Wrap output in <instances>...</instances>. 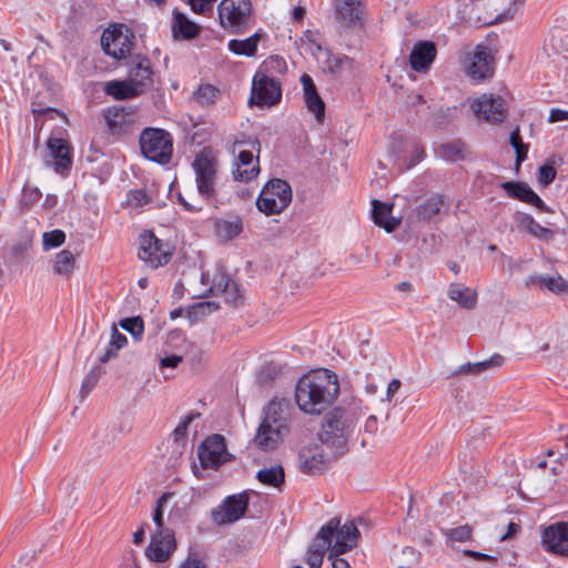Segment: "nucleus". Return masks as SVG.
Returning a JSON list of instances; mask_svg holds the SVG:
<instances>
[{
  "label": "nucleus",
  "mask_w": 568,
  "mask_h": 568,
  "mask_svg": "<svg viewBox=\"0 0 568 568\" xmlns=\"http://www.w3.org/2000/svg\"><path fill=\"white\" fill-rule=\"evenodd\" d=\"M341 517L335 516L323 525L313 539L328 550V559L355 548L361 539V532L353 520L341 524Z\"/></svg>",
  "instance_id": "nucleus-1"
},
{
  "label": "nucleus",
  "mask_w": 568,
  "mask_h": 568,
  "mask_svg": "<svg viewBox=\"0 0 568 568\" xmlns=\"http://www.w3.org/2000/svg\"><path fill=\"white\" fill-rule=\"evenodd\" d=\"M290 402L274 397L265 412L256 435L254 444L264 452H271L277 448L284 430H287L286 419Z\"/></svg>",
  "instance_id": "nucleus-2"
},
{
  "label": "nucleus",
  "mask_w": 568,
  "mask_h": 568,
  "mask_svg": "<svg viewBox=\"0 0 568 568\" xmlns=\"http://www.w3.org/2000/svg\"><path fill=\"white\" fill-rule=\"evenodd\" d=\"M344 410L335 407L324 417L322 428L317 436L320 442L332 449V457L336 460L347 450V430L343 420Z\"/></svg>",
  "instance_id": "nucleus-3"
},
{
  "label": "nucleus",
  "mask_w": 568,
  "mask_h": 568,
  "mask_svg": "<svg viewBox=\"0 0 568 568\" xmlns=\"http://www.w3.org/2000/svg\"><path fill=\"white\" fill-rule=\"evenodd\" d=\"M141 153L159 164H168L173 154V139L169 132L158 128H146L140 135Z\"/></svg>",
  "instance_id": "nucleus-4"
},
{
  "label": "nucleus",
  "mask_w": 568,
  "mask_h": 568,
  "mask_svg": "<svg viewBox=\"0 0 568 568\" xmlns=\"http://www.w3.org/2000/svg\"><path fill=\"white\" fill-rule=\"evenodd\" d=\"M292 201L291 185L282 179L270 180L256 199L260 212L266 215L280 214Z\"/></svg>",
  "instance_id": "nucleus-5"
},
{
  "label": "nucleus",
  "mask_w": 568,
  "mask_h": 568,
  "mask_svg": "<svg viewBox=\"0 0 568 568\" xmlns=\"http://www.w3.org/2000/svg\"><path fill=\"white\" fill-rule=\"evenodd\" d=\"M221 27L232 34L243 33L252 17L251 0H222L217 7Z\"/></svg>",
  "instance_id": "nucleus-6"
},
{
  "label": "nucleus",
  "mask_w": 568,
  "mask_h": 568,
  "mask_svg": "<svg viewBox=\"0 0 568 568\" xmlns=\"http://www.w3.org/2000/svg\"><path fill=\"white\" fill-rule=\"evenodd\" d=\"M199 195L207 203L216 195V161L205 151L200 152L192 163Z\"/></svg>",
  "instance_id": "nucleus-7"
},
{
  "label": "nucleus",
  "mask_w": 568,
  "mask_h": 568,
  "mask_svg": "<svg viewBox=\"0 0 568 568\" xmlns=\"http://www.w3.org/2000/svg\"><path fill=\"white\" fill-rule=\"evenodd\" d=\"M498 0H470L468 21L476 27L490 26L506 21L516 12V8H509L506 12H498Z\"/></svg>",
  "instance_id": "nucleus-8"
},
{
  "label": "nucleus",
  "mask_w": 568,
  "mask_h": 568,
  "mask_svg": "<svg viewBox=\"0 0 568 568\" xmlns=\"http://www.w3.org/2000/svg\"><path fill=\"white\" fill-rule=\"evenodd\" d=\"M197 456L204 469H217L221 465L232 459V455L226 448L225 438L220 434L209 436L200 445Z\"/></svg>",
  "instance_id": "nucleus-9"
},
{
  "label": "nucleus",
  "mask_w": 568,
  "mask_h": 568,
  "mask_svg": "<svg viewBox=\"0 0 568 568\" xmlns=\"http://www.w3.org/2000/svg\"><path fill=\"white\" fill-rule=\"evenodd\" d=\"M132 33L123 24H113L105 29L101 37V45L105 54L114 59H123L130 54Z\"/></svg>",
  "instance_id": "nucleus-10"
},
{
  "label": "nucleus",
  "mask_w": 568,
  "mask_h": 568,
  "mask_svg": "<svg viewBox=\"0 0 568 568\" xmlns=\"http://www.w3.org/2000/svg\"><path fill=\"white\" fill-rule=\"evenodd\" d=\"M247 507L246 493L227 496L221 505L212 509V520L219 526L233 524L245 515Z\"/></svg>",
  "instance_id": "nucleus-11"
},
{
  "label": "nucleus",
  "mask_w": 568,
  "mask_h": 568,
  "mask_svg": "<svg viewBox=\"0 0 568 568\" xmlns=\"http://www.w3.org/2000/svg\"><path fill=\"white\" fill-rule=\"evenodd\" d=\"M282 90L278 80L263 73H256L253 78L251 103L260 106H272L280 102Z\"/></svg>",
  "instance_id": "nucleus-12"
},
{
  "label": "nucleus",
  "mask_w": 568,
  "mask_h": 568,
  "mask_svg": "<svg viewBox=\"0 0 568 568\" xmlns=\"http://www.w3.org/2000/svg\"><path fill=\"white\" fill-rule=\"evenodd\" d=\"M470 108L478 119L488 123H501L507 115V108L504 99L491 93H485L480 98L474 100Z\"/></svg>",
  "instance_id": "nucleus-13"
},
{
  "label": "nucleus",
  "mask_w": 568,
  "mask_h": 568,
  "mask_svg": "<svg viewBox=\"0 0 568 568\" xmlns=\"http://www.w3.org/2000/svg\"><path fill=\"white\" fill-rule=\"evenodd\" d=\"M139 257L152 268L166 264L171 257L169 250L151 231L140 235Z\"/></svg>",
  "instance_id": "nucleus-14"
},
{
  "label": "nucleus",
  "mask_w": 568,
  "mask_h": 568,
  "mask_svg": "<svg viewBox=\"0 0 568 568\" xmlns=\"http://www.w3.org/2000/svg\"><path fill=\"white\" fill-rule=\"evenodd\" d=\"M339 390V383L336 373L328 368L317 367L310 369L302 375L296 384L295 390Z\"/></svg>",
  "instance_id": "nucleus-15"
},
{
  "label": "nucleus",
  "mask_w": 568,
  "mask_h": 568,
  "mask_svg": "<svg viewBox=\"0 0 568 568\" xmlns=\"http://www.w3.org/2000/svg\"><path fill=\"white\" fill-rule=\"evenodd\" d=\"M331 460H334L332 454L325 455L323 447L318 444L303 446L298 452V468L305 475L324 473Z\"/></svg>",
  "instance_id": "nucleus-16"
},
{
  "label": "nucleus",
  "mask_w": 568,
  "mask_h": 568,
  "mask_svg": "<svg viewBox=\"0 0 568 568\" xmlns=\"http://www.w3.org/2000/svg\"><path fill=\"white\" fill-rule=\"evenodd\" d=\"M106 129L112 135H124L131 132L135 123V109L110 106L103 111Z\"/></svg>",
  "instance_id": "nucleus-17"
},
{
  "label": "nucleus",
  "mask_w": 568,
  "mask_h": 568,
  "mask_svg": "<svg viewBox=\"0 0 568 568\" xmlns=\"http://www.w3.org/2000/svg\"><path fill=\"white\" fill-rule=\"evenodd\" d=\"M541 544L546 551L568 557V521L547 526L541 532Z\"/></svg>",
  "instance_id": "nucleus-18"
},
{
  "label": "nucleus",
  "mask_w": 568,
  "mask_h": 568,
  "mask_svg": "<svg viewBox=\"0 0 568 568\" xmlns=\"http://www.w3.org/2000/svg\"><path fill=\"white\" fill-rule=\"evenodd\" d=\"M175 548V537L171 529L154 531L145 549V555L151 561L164 562Z\"/></svg>",
  "instance_id": "nucleus-19"
},
{
  "label": "nucleus",
  "mask_w": 568,
  "mask_h": 568,
  "mask_svg": "<svg viewBox=\"0 0 568 568\" xmlns=\"http://www.w3.org/2000/svg\"><path fill=\"white\" fill-rule=\"evenodd\" d=\"M495 72V58L487 45L479 44L467 65V74L474 81H481L493 77Z\"/></svg>",
  "instance_id": "nucleus-20"
},
{
  "label": "nucleus",
  "mask_w": 568,
  "mask_h": 568,
  "mask_svg": "<svg viewBox=\"0 0 568 568\" xmlns=\"http://www.w3.org/2000/svg\"><path fill=\"white\" fill-rule=\"evenodd\" d=\"M292 395L302 412L318 415L336 400L338 393H292Z\"/></svg>",
  "instance_id": "nucleus-21"
},
{
  "label": "nucleus",
  "mask_w": 568,
  "mask_h": 568,
  "mask_svg": "<svg viewBox=\"0 0 568 568\" xmlns=\"http://www.w3.org/2000/svg\"><path fill=\"white\" fill-rule=\"evenodd\" d=\"M501 189L508 194V196L532 205L540 212H551L549 206L541 200V197L525 182L521 181H508L501 183Z\"/></svg>",
  "instance_id": "nucleus-22"
},
{
  "label": "nucleus",
  "mask_w": 568,
  "mask_h": 568,
  "mask_svg": "<svg viewBox=\"0 0 568 568\" xmlns=\"http://www.w3.org/2000/svg\"><path fill=\"white\" fill-rule=\"evenodd\" d=\"M211 292L223 296L225 303L232 306H239L242 303V294L237 283L223 272H217L213 276Z\"/></svg>",
  "instance_id": "nucleus-23"
},
{
  "label": "nucleus",
  "mask_w": 568,
  "mask_h": 568,
  "mask_svg": "<svg viewBox=\"0 0 568 568\" xmlns=\"http://www.w3.org/2000/svg\"><path fill=\"white\" fill-rule=\"evenodd\" d=\"M232 171L234 180L248 183L260 173L258 156L254 159L252 151H240Z\"/></svg>",
  "instance_id": "nucleus-24"
},
{
  "label": "nucleus",
  "mask_w": 568,
  "mask_h": 568,
  "mask_svg": "<svg viewBox=\"0 0 568 568\" xmlns=\"http://www.w3.org/2000/svg\"><path fill=\"white\" fill-rule=\"evenodd\" d=\"M437 54L436 45L430 41L417 42L409 54L410 68L416 72H426Z\"/></svg>",
  "instance_id": "nucleus-25"
},
{
  "label": "nucleus",
  "mask_w": 568,
  "mask_h": 568,
  "mask_svg": "<svg viewBox=\"0 0 568 568\" xmlns=\"http://www.w3.org/2000/svg\"><path fill=\"white\" fill-rule=\"evenodd\" d=\"M47 146L53 158L54 171L59 174L68 172L72 164L70 149L65 140L60 138H50Z\"/></svg>",
  "instance_id": "nucleus-26"
},
{
  "label": "nucleus",
  "mask_w": 568,
  "mask_h": 568,
  "mask_svg": "<svg viewBox=\"0 0 568 568\" xmlns=\"http://www.w3.org/2000/svg\"><path fill=\"white\" fill-rule=\"evenodd\" d=\"M505 363V357L500 354H494L487 359L476 362V363H467L460 365L455 372L454 375H480L486 372L495 371L500 368Z\"/></svg>",
  "instance_id": "nucleus-27"
},
{
  "label": "nucleus",
  "mask_w": 568,
  "mask_h": 568,
  "mask_svg": "<svg viewBox=\"0 0 568 568\" xmlns=\"http://www.w3.org/2000/svg\"><path fill=\"white\" fill-rule=\"evenodd\" d=\"M394 204H387L378 200L372 201V219L374 223L383 227L386 232H393L398 225L399 220L390 215Z\"/></svg>",
  "instance_id": "nucleus-28"
},
{
  "label": "nucleus",
  "mask_w": 568,
  "mask_h": 568,
  "mask_svg": "<svg viewBox=\"0 0 568 568\" xmlns=\"http://www.w3.org/2000/svg\"><path fill=\"white\" fill-rule=\"evenodd\" d=\"M104 92L115 100L134 99L143 93L140 87L134 84L131 80L109 81L104 85Z\"/></svg>",
  "instance_id": "nucleus-29"
},
{
  "label": "nucleus",
  "mask_w": 568,
  "mask_h": 568,
  "mask_svg": "<svg viewBox=\"0 0 568 568\" xmlns=\"http://www.w3.org/2000/svg\"><path fill=\"white\" fill-rule=\"evenodd\" d=\"M200 26L191 21L184 13L174 11L172 32L175 39L191 40L199 36Z\"/></svg>",
  "instance_id": "nucleus-30"
},
{
  "label": "nucleus",
  "mask_w": 568,
  "mask_h": 568,
  "mask_svg": "<svg viewBox=\"0 0 568 568\" xmlns=\"http://www.w3.org/2000/svg\"><path fill=\"white\" fill-rule=\"evenodd\" d=\"M448 297L466 310H473L477 303V294L469 287L459 283H452L448 287Z\"/></svg>",
  "instance_id": "nucleus-31"
},
{
  "label": "nucleus",
  "mask_w": 568,
  "mask_h": 568,
  "mask_svg": "<svg viewBox=\"0 0 568 568\" xmlns=\"http://www.w3.org/2000/svg\"><path fill=\"white\" fill-rule=\"evenodd\" d=\"M361 0H336V18L344 24L351 26L359 20Z\"/></svg>",
  "instance_id": "nucleus-32"
},
{
  "label": "nucleus",
  "mask_w": 568,
  "mask_h": 568,
  "mask_svg": "<svg viewBox=\"0 0 568 568\" xmlns=\"http://www.w3.org/2000/svg\"><path fill=\"white\" fill-rule=\"evenodd\" d=\"M152 68L149 59L144 58L133 64L130 69V79L134 84L140 87L141 91L152 84Z\"/></svg>",
  "instance_id": "nucleus-33"
},
{
  "label": "nucleus",
  "mask_w": 568,
  "mask_h": 568,
  "mask_svg": "<svg viewBox=\"0 0 568 568\" xmlns=\"http://www.w3.org/2000/svg\"><path fill=\"white\" fill-rule=\"evenodd\" d=\"M215 234L222 241H231L243 231L241 217L235 216L232 220L219 219L214 223Z\"/></svg>",
  "instance_id": "nucleus-34"
},
{
  "label": "nucleus",
  "mask_w": 568,
  "mask_h": 568,
  "mask_svg": "<svg viewBox=\"0 0 568 568\" xmlns=\"http://www.w3.org/2000/svg\"><path fill=\"white\" fill-rule=\"evenodd\" d=\"M262 39V34L260 32H255L251 37L237 40L232 39L227 47L229 50L237 55L253 57L257 51V44Z\"/></svg>",
  "instance_id": "nucleus-35"
},
{
  "label": "nucleus",
  "mask_w": 568,
  "mask_h": 568,
  "mask_svg": "<svg viewBox=\"0 0 568 568\" xmlns=\"http://www.w3.org/2000/svg\"><path fill=\"white\" fill-rule=\"evenodd\" d=\"M445 203L444 196L440 194H432L429 195L423 203H420L416 213L419 220L429 221L437 214H439L443 205Z\"/></svg>",
  "instance_id": "nucleus-36"
},
{
  "label": "nucleus",
  "mask_w": 568,
  "mask_h": 568,
  "mask_svg": "<svg viewBox=\"0 0 568 568\" xmlns=\"http://www.w3.org/2000/svg\"><path fill=\"white\" fill-rule=\"evenodd\" d=\"M256 478L265 486L280 487L285 481V471L281 465H275L260 469L256 474Z\"/></svg>",
  "instance_id": "nucleus-37"
},
{
  "label": "nucleus",
  "mask_w": 568,
  "mask_h": 568,
  "mask_svg": "<svg viewBox=\"0 0 568 568\" xmlns=\"http://www.w3.org/2000/svg\"><path fill=\"white\" fill-rule=\"evenodd\" d=\"M221 94V91L210 84V83H204V84H201L194 92H193V100L194 102L200 105L201 108H206V106H210L212 104H214L217 100V98L220 97Z\"/></svg>",
  "instance_id": "nucleus-38"
},
{
  "label": "nucleus",
  "mask_w": 568,
  "mask_h": 568,
  "mask_svg": "<svg viewBox=\"0 0 568 568\" xmlns=\"http://www.w3.org/2000/svg\"><path fill=\"white\" fill-rule=\"evenodd\" d=\"M392 558L398 568H412L418 564L420 552H418L415 548L407 546L400 550H395Z\"/></svg>",
  "instance_id": "nucleus-39"
},
{
  "label": "nucleus",
  "mask_w": 568,
  "mask_h": 568,
  "mask_svg": "<svg viewBox=\"0 0 568 568\" xmlns=\"http://www.w3.org/2000/svg\"><path fill=\"white\" fill-rule=\"evenodd\" d=\"M74 267V256L68 251L63 250L55 255L53 262V272L59 275H69Z\"/></svg>",
  "instance_id": "nucleus-40"
},
{
  "label": "nucleus",
  "mask_w": 568,
  "mask_h": 568,
  "mask_svg": "<svg viewBox=\"0 0 568 568\" xmlns=\"http://www.w3.org/2000/svg\"><path fill=\"white\" fill-rule=\"evenodd\" d=\"M532 282H537L540 285H545L549 291L554 293L568 292V282L560 275L556 277L538 275L531 277Z\"/></svg>",
  "instance_id": "nucleus-41"
},
{
  "label": "nucleus",
  "mask_w": 568,
  "mask_h": 568,
  "mask_svg": "<svg viewBox=\"0 0 568 568\" xmlns=\"http://www.w3.org/2000/svg\"><path fill=\"white\" fill-rule=\"evenodd\" d=\"M464 143L456 140L439 146V154L449 162H456L463 159Z\"/></svg>",
  "instance_id": "nucleus-42"
},
{
  "label": "nucleus",
  "mask_w": 568,
  "mask_h": 568,
  "mask_svg": "<svg viewBox=\"0 0 568 568\" xmlns=\"http://www.w3.org/2000/svg\"><path fill=\"white\" fill-rule=\"evenodd\" d=\"M327 550L316 541H312L306 554V564L310 568H321Z\"/></svg>",
  "instance_id": "nucleus-43"
},
{
  "label": "nucleus",
  "mask_w": 568,
  "mask_h": 568,
  "mask_svg": "<svg viewBox=\"0 0 568 568\" xmlns=\"http://www.w3.org/2000/svg\"><path fill=\"white\" fill-rule=\"evenodd\" d=\"M281 372L282 367L276 364L267 363L263 365L257 374V381L260 383V386H270V383L277 378Z\"/></svg>",
  "instance_id": "nucleus-44"
},
{
  "label": "nucleus",
  "mask_w": 568,
  "mask_h": 568,
  "mask_svg": "<svg viewBox=\"0 0 568 568\" xmlns=\"http://www.w3.org/2000/svg\"><path fill=\"white\" fill-rule=\"evenodd\" d=\"M324 69L332 73L337 74L341 72L345 64H349V59L346 55L333 54L327 52L326 59L323 62Z\"/></svg>",
  "instance_id": "nucleus-45"
},
{
  "label": "nucleus",
  "mask_w": 568,
  "mask_h": 568,
  "mask_svg": "<svg viewBox=\"0 0 568 568\" xmlns=\"http://www.w3.org/2000/svg\"><path fill=\"white\" fill-rule=\"evenodd\" d=\"M555 158H549L538 170V182L542 186H548L556 178Z\"/></svg>",
  "instance_id": "nucleus-46"
},
{
  "label": "nucleus",
  "mask_w": 568,
  "mask_h": 568,
  "mask_svg": "<svg viewBox=\"0 0 568 568\" xmlns=\"http://www.w3.org/2000/svg\"><path fill=\"white\" fill-rule=\"evenodd\" d=\"M306 108L310 112L314 113L316 119L321 121L325 114V103L320 97L318 92L304 97Z\"/></svg>",
  "instance_id": "nucleus-47"
},
{
  "label": "nucleus",
  "mask_w": 568,
  "mask_h": 568,
  "mask_svg": "<svg viewBox=\"0 0 568 568\" xmlns=\"http://www.w3.org/2000/svg\"><path fill=\"white\" fill-rule=\"evenodd\" d=\"M65 241V233L62 230H53L42 234V244L44 251L61 246Z\"/></svg>",
  "instance_id": "nucleus-48"
},
{
  "label": "nucleus",
  "mask_w": 568,
  "mask_h": 568,
  "mask_svg": "<svg viewBox=\"0 0 568 568\" xmlns=\"http://www.w3.org/2000/svg\"><path fill=\"white\" fill-rule=\"evenodd\" d=\"M120 326L135 338H140L144 332L143 321L139 316L121 320Z\"/></svg>",
  "instance_id": "nucleus-49"
},
{
  "label": "nucleus",
  "mask_w": 568,
  "mask_h": 568,
  "mask_svg": "<svg viewBox=\"0 0 568 568\" xmlns=\"http://www.w3.org/2000/svg\"><path fill=\"white\" fill-rule=\"evenodd\" d=\"M173 497V493H164L156 500V506L153 510L152 518L154 524L156 525L155 531L165 530L163 528V505Z\"/></svg>",
  "instance_id": "nucleus-50"
},
{
  "label": "nucleus",
  "mask_w": 568,
  "mask_h": 568,
  "mask_svg": "<svg viewBox=\"0 0 568 568\" xmlns=\"http://www.w3.org/2000/svg\"><path fill=\"white\" fill-rule=\"evenodd\" d=\"M473 529L469 525H462L452 529H448L446 536L452 541L465 542L471 539Z\"/></svg>",
  "instance_id": "nucleus-51"
},
{
  "label": "nucleus",
  "mask_w": 568,
  "mask_h": 568,
  "mask_svg": "<svg viewBox=\"0 0 568 568\" xmlns=\"http://www.w3.org/2000/svg\"><path fill=\"white\" fill-rule=\"evenodd\" d=\"M192 419V415L183 417L173 430V439L176 444L185 446L187 440V428Z\"/></svg>",
  "instance_id": "nucleus-52"
},
{
  "label": "nucleus",
  "mask_w": 568,
  "mask_h": 568,
  "mask_svg": "<svg viewBox=\"0 0 568 568\" xmlns=\"http://www.w3.org/2000/svg\"><path fill=\"white\" fill-rule=\"evenodd\" d=\"M128 202L130 205L140 207L150 202V197L148 196L146 192L142 189L139 190H132L128 194Z\"/></svg>",
  "instance_id": "nucleus-53"
},
{
  "label": "nucleus",
  "mask_w": 568,
  "mask_h": 568,
  "mask_svg": "<svg viewBox=\"0 0 568 568\" xmlns=\"http://www.w3.org/2000/svg\"><path fill=\"white\" fill-rule=\"evenodd\" d=\"M216 308L217 306L211 302H200L191 307L189 315L194 317L206 316Z\"/></svg>",
  "instance_id": "nucleus-54"
},
{
  "label": "nucleus",
  "mask_w": 568,
  "mask_h": 568,
  "mask_svg": "<svg viewBox=\"0 0 568 568\" xmlns=\"http://www.w3.org/2000/svg\"><path fill=\"white\" fill-rule=\"evenodd\" d=\"M536 239L550 241L554 237V231L550 229L541 226L537 221L530 226L529 232Z\"/></svg>",
  "instance_id": "nucleus-55"
},
{
  "label": "nucleus",
  "mask_w": 568,
  "mask_h": 568,
  "mask_svg": "<svg viewBox=\"0 0 568 568\" xmlns=\"http://www.w3.org/2000/svg\"><path fill=\"white\" fill-rule=\"evenodd\" d=\"M215 1L216 0H190V6L195 13H204L206 10L212 9Z\"/></svg>",
  "instance_id": "nucleus-56"
},
{
  "label": "nucleus",
  "mask_w": 568,
  "mask_h": 568,
  "mask_svg": "<svg viewBox=\"0 0 568 568\" xmlns=\"http://www.w3.org/2000/svg\"><path fill=\"white\" fill-rule=\"evenodd\" d=\"M463 552H464L465 556L470 557V558H473L475 560L489 561V562H493V564H497V561H498L497 557L490 556V555H487V554H484V552H480V551L465 549Z\"/></svg>",
  "instance_id": "nucleus-57"
},
{
  "label": "nucleus",
  "mask_w": 568,
  "mask_h": 568,
  "mask_svg": "<svg viewBox=\"0 0 568 568\" xmlns=\"http://www.w3.org/2000/svg\"><path fill=\"white\" fill-rule=\"evenodd\" d=\"M126 336L114 328L110 341L111 346H113L115 351H119L126 345Z\"/></svg>",
  "instance_id": "nucleus-58"
},
{
  "label": "nucleus",
  "mask_w": 568,
  "mask_h": 568,
  "mask_svg": "<svg viewBox=\"0 0 568 568\" xmlns=\"http://www.w3.org/2000/svg\"><path fill=\"white\" fill-rule=\"evenodd\" d=\"M515 221L518 223L519 226L525 227L526 231L529 232V229L534 224L535 219L527 213L518 212L515 214Z\"/></svg>",
  "instance_id": "nucleus-59"
},
{
  "label": "nucleus",
  "mask_w": 568,
  "mask_h": 568,
  "mask_svg": "<svg viewBox=\"0 0 568 568\" xmlns=\"http://www.w3.org/2000/svg\"><path fill=\"white\" fill-rule=\"evenodd\" d=\"M301 82H302V85H303L304 97L317 92L315 83H314L313 79L308 74L304 73L301 77Z\"/></svg>",
  "instance_id": "nucleus-60"
},
{
  "label": "nucleus",
  "mask_w": 568,
  "mask_h": 568,
  "mask_svg": "<svg viewBox=\"0 0 568 568\" xmlns=\"http://www.w3.org/2000/svg\"><path fill=\"white\" fill-rule=\"evenodd\" d=\"M179 203L189 212H199L202 210V206L197 202H190L185 199L182 193L178 194Z\"/></svg>",
  "instance_id": "nucleus-61"
},
{
  "label": "nucleus",
  "mask_w": 568,
  "mask_h": 568,
  "mask_svg": "<svg viewBox=\"0 0 568 568\" xmlns=\"http://www.w3.org/2000/svg\"><path fill=\"white\" fill-rule=\"evenodd\" d=\"M548 121L550 123L568 121V111L561 109H552L550 111Z\"/></svg>",
  "instance_id": "nucleus-62"
},
{
  "label": "nucleus",
  "mask_w": 568,
  "mask_h": 568,
  "mask_svg": "<svg viewBox=\"0 0 568 568\" xmlns=\"http://www.w3.org/2000/svg\"><path fill=\"white\" fill-rule=\"evenodd\" d=\"M182 362V356L170 355L161 359L162 367H176Z\"/></svg>",
  "instance_id": "nucleus-63"
},
{
  "label": "nucleus",
  "mask_w": 568,
  "mask_h": 568,
  "mask_svg": "<svg viewBox=\"0 0 568 568\" xmlns=\"http://www.w3.org/2000/svg\"><path fill=\"white\" fill-rule=\"evenodd\" d=\"M180 568H205V565L199 559L187 558Z\"/></svg>",
  "instance_id": "nucleus-64"
}]
</instances>
